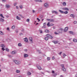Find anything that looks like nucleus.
<instances>
[{"mask_svg": "<svg viewBox=\"0 0 77 77\" xmlns=\"http://www.w3.org/2000/svg\"><path fill=\"white\" fill-rule=\"evenodd\" d=\"M14 62L16 65H20L21 63L20 61L17 60H14Z\"/></svg>", "mask_w": 77, "mask_h": 77, "instance_id": "obj_1", "label": "nucleus"}, {"mask_svg": "<svg viewBox=\"0 0 77 77\" xmlns=\"http://www.w3.org/2000/svg\"><path fill=\"white\" fill-rule=\"evenodd\" d=\"M44 6L45 8H48L49 7V5L47 3H45L44 5Z\"/></svg>", "mask_w": 77, "mask_h": 77, "instance_id": "obj_2", "label": "nucleus"}, {"mask_svg": "<svg viewBox=\"0 0 77 77\" xmlns=\"http://www.w3.org/2000/svg\"><path fill=\"white\" fill-rule=\"evenodd\" d=\"M46 20L47 21H50V22H51L52 23H53V22H54V19H47Z\"/></svg>", "mask_w": 77, "mask_h": 77, "instance_id": "obj_3", "label": "nucleus"}, {"mask_svg": "<svg viewBox=\"0 0 77 77\" xmlns=\"http://www.w3.org/2000/svg\"><path fill=\"white\" fill-rule=\"evenodd\" d=\"M68 27H65L64 30V32H67V31H68Z\"/></svg>", "mask_w": 77, "mask_h": 77, "instance_id": "obj_4", "label": "nucleus"}, {"mask_svg": "<svg viewBox=\"0 0 77 77\" xmlns=\"http://www.w3.org/2000/svg\"><path fill=\"white\" fill-rule=\"evenodd\" d=\"M63 10L64 11H69V9L67 8H62Z\"/></svg>", "mask_w": 77, "mask_h": 77, "instance_id": "obj_5", "label": "nucleus"}, {"mask_svg": "<svg viewBox=\"0 0 77 77\" xmlns=\"http://www.w3.org/2000/svg\"><path fill=\"white\" fill-rule=\"evenodd\" d=\"M52 13L53 14V13H54L55 14H58V13L56 11H52Z\"/></svg>", "mask_w": 77, "mask_h": 77, "instance_id": "obj_6", "label": "nucleus"}, {"mask_svg": "<svg viewBox=\"0 0 77 77\" xmlns=\"http://www.w3.org/2000/svg\"><path fill=\"white\" fill-rule=\"evenodd\" d=\"M62 70L63 72H65L66 71V69L64 67H62Z\"/></svg>", "mask_w": 77, "mask_h": 77, "instance_id": "obj_7", "label": "nucleus"}, {"mask_svg": "<svg viewBox=\"0 0 77 77\" xmlns=\"http://www.w3.org/2000/svg\"><path fill=\"white\" fill-rule=\"evenodd\" d=\"M52 42L55 44H58V43H59V42L58 41H53Z\"/></svg>", "mask_w": 77, "mask_h": 77, "instance_id": "obj_8", "label": "nucleus"}, {"mask_svg": "<svg viewBox=\"0 0 77 77\" xmlns=\"http://www.w3.org/2000/svg\"><path fill=\"white\" fill-rule=\"evenodd\" d=\"M16 53H17V51H12L11 53L12 54H16Z\"/></svg>", "mask_w": 77, "mask_h": 77, "instance_id": "obj_9", "label": "nucleus"}, {"mask_svg": "<svg viewBox=\"0 0 77 77\" xmlns=\"http://www.w3.org/2000/svg\"><path fill=\"white\" fill-rule=\"evenodd\" d=\"M59 31L60 32V33H62V32H63V28H60V29H59Z\"/></svg>", "mask_w": 77, "mask_h": 77, "instance_id": "obj_10", "label": "nucleus"}, {"mask_svg": "<svg viewBox=\"0 0 77 77\" xmlns=\"http://www.w3.org/2000/svg\"><path fill=\"white\" fill-rule=\"evenodd\" d=\"M35 2H40L41 3H42V1L41 0H36L35 1Z\"/></svg>", "mask_w": 77, "mask_h": 77, "instance_id": "obj_11", "label": "nucleus"}, {"mask_svg": "<svg viewBox=\"0 0 77 77\" xmlns=\"http://www.w3.org/2000/svg\"><path fill=\"white\" fill-rule=\"evenodd\" d=\"M0 47H2L3 48H5V45L2 44L0 45Z\"/></svg>", "mask_w": 77, "mask_h": 77, "instance_id": "obj_12", "label": "nucleus"}, {"mask_svg": "<svg viewBox=\"0 0 77 77\" xmlns=\"http://www.w3.org/2000/svg\"><path fill=\"white\" fill-rule=\"evenodd\" d=\"M69 33L70 34H71V35H74V32H73L72 31H69Z\"/></svg>", "mask_w": 77, "mask_h": 77, "instance_id": "obj_13", "label": "nucleus"}, {"mask_svg": "<svg viewBox=\"0 0 77 77\" xmlns=\"http://www.w3.org/2000/svg\"><path fill=\"white\" fill-rule=\"evenodd\" d=\"M37 67L39 70H41V66L39 65L37 66Z\"/></svg>", "mask_w": 77, "mask_h": 77, "instance_id": "obj_14", "label": "nucleus"}, {"mask_svg": "<svg viewBox=\"0 0 77 77\" xmlns=\"http://www.w3.org/2000/svg\"><path fill=\"white\" fill-rule=\"evenodd\" d=\"M59 12H60L61 14H63L64 13V11H62L60 10H59Z\"/></svg>", "mask_w": 77, "mask_h": 77, "instance_id": "obj_15", "label": "nucleus"}, {"mask_svg": "<svg viewBox=\"0 0 77 77\" xmlns=\"http://www.w3.org/2000/svg\"><path fill=\"white\" fill-rule=\"evenodd\" d=\"M23 56L24 57L26 58V57H28V56L27 54H24L23 55Z\"/></svg>", "mask_w": 77, "mask_h": 77, "instance_id": "obj_16", "label": "nucleus"}, {"mask_svg": "<svg viewBox=\"0 0 77 77\" xmlns=\"http://www.w3.org/2000/svg\"><path fill=\"white\" fill-rule=\"evenodd\" d=\"M27 74L28 75H31V73L29 72H27Z\"/></svg>", "mask_w": 77, "mask_h": 77, "instance_id": "obj_17", "label": "nucleus"}, {"mask_svg": "<svg viewBox=\"0 0 77 77\" xmlns=\"http://www.w3.org/2000/svg\"><path fill=\"white\" fill-rule=\"evenodd\" d=\"M4 33H3V32L2 31H0V35H4Z\"/></svg>", "mask_w": 77, "mask_h": 77, "instance_id": "obj_18", "label": "nucleus"}, {"mask_svg": "<svg viewBox=\"0 0 77 77\" xmlns=\"http://www.w3.org/2000/svg\"><path fill=\"white\" fill-rule=\"evenodd\" d=\"M16 73H20V71L19 70H17L16 71Z\"/></svg>", "mask_w": 77, "mask_h": 77, "instance_id": "obj_19", "label": "nucleus"}, {"mask_svg": "<svg viewBox=\"0 0 77 77\" xmlns=\"http://www.w3.org/2000/svg\"><path fill=\"white\" fill-rule=\"evenodd\" d=\"M50 22H48V23L47 24V26H48V27H50Z\"/></svg>", "mask_w": 77, "mask_h": 77, "instance_id": "obj_20", "label": "nucleus"}, {"mask_svg": "<svg viewBox=\"0 0 77 77\" xmlns=\"http://www.w3.org/2000/svg\"><path fill=\"white\" fill-rule=\"evenodd\" d=\"M70 17H72L73 18H74V14H71L70 15Z\"/></svg>", "mask_w": 77, "mask_h": 77, "instance_id": "obj_21", "label": "nucleus"}, {"mask_svg": "<svg viewBox=\"0 0 77 77\" xmlns=\"http://www.w3.org/2000/svg\"><path fill=\"white\" fill-rule=\"evenodd\" d=\"M29 41H31V42H32V38L31 37H29Z\"/></svg>", "mask_w": 77, "mask_h": 77, "instance_id": "obj_22", "label": "nucleus"}, {"mask_svg": "<svg viewBox=\"0 0 77 77\" xmlns=\"http://www.w3.org/2000/svg\"><path fill=\"white\" fill-rule=\"evenodd\" d=\"M24 41H25V42H27V41H28V39H27V38H25L24 39Z\"/></svg>", "mask_w": 77, "mask_h": 77, "instance_id": "obj_23", "label": "nucleus"}, {"mask_svg": "<svg viewBox=\"0 0 77 77\" xmlns=\"http://www.w3.org/2000/svg\"><path fill=\"white\" fill-rule=\"evenodd\" d=\"M5 6L7 8H10V5H6Z\"/></svg>", "mask_w": 77, "mask_h": 77, "instance_id": "obj_24", "label": "nucleus"}, {"mask_svg": "<svg viewBox=\"0 0 77 77\" xmlns=\"http://www.w3.org/2000/svg\"><path fill=\"white\" fill-rule=\"evenodd\" d=\"M62 5L63 6H66V3L65 2H63Z\"/></svg>", "mask_w": 77, "mask_h": 77, "instance_id": "obj_25", "label": "nucleus"}, {"mask_svg": "<svg viewBox=\"0 0 77 77\" xmlns=\"http://www.w3.org/2000/svg\"><path fill=\"white\" fill-rule=\"evenodd\" d=\"M63 57L64 58H65V56H66V55L64 53H63Z\"/></svg>", "mask_w": 77, "mask_h": 77, "instance_id": "obj_26", "label": "nucleus"}, {"mask_svg": "<svg viewBox=\"0 0 77 77\" xmlns=\"http://www.w3.org/2000/svg\"><path fill=\"white\" fill-rule=\"evenodd\" d=\"M46 36H47V37H48V38H50V35H49V34H46L45 35Z\"/></svg>", "mask_w": 77, "mask_h": 77, "instance_id": "obj_27", "label": "nucleus"}, {"mask_svg": "<svg viewBox=\"0 0 77 77\" xmlns=\"http://www.w3.org/2000/svg\"><path fill=\"white\" fill-rule=\"evenodd\" d=\"M19 8H20V9H23V7L22 5H21L19 6Z\"/></svg>", "mask_w": 77, "mask_h": 77, "instance_id": "obj_28", "label": "nucleus"}, {"mask_svg": "<svg viewBox=\"0 0 77 77\" xmlns=\"http://www.w3.org/2000/svg\"><path fill=\"white\" fill-rule=\"evenodd\" d=\"M68 13V12L67 11H66L65 12H64V14H67Z\"/></svg>", "mask_w": 77, "mask_h": 77, "instance_id": "obj_29", "label": "nucleus"}, {"mask_svg": "<svg viewBox=\"0 0 77 77\" xmlns=\"http://www.w3.org/2000/svg\"><path fill=\"white\" fill-rule=\"evenodd\" d=\"M57 32L58 33V35H59V34L60 33V32L59 31V29L58 30H57Z\"/></svg>", "mask_w": 77, "mask_h": 77, "instance_id": "obj_30", "label": "nucleus"}, {"mask_svg": "<svg viewBox=\"0 0 77 77\" xmlns=\"http://www.w3.org/2000/svg\"><path fill=\"white\" fill-rule=\"evenodd\" d=\"M45 32L46 33H49V31L48 30H46L45 31Z\"/></svg>", "mask_w": 77, "mask_h": 77, "instance_id": "obj_31", "label": "nucleus"}, {"mask_svg": "<svg viewBox=\"0 0 77 77\" xmlns=\"http://www.w3.org/2000/svg\"><path fill=\"white\" fill-rule=\"evenodd\" d=\"M0 21H2V22H3V21H4V19L1 18L0 19Z\"/></svg>", "mask_w": 77, "mask_h": 77, "instance_id": "obj_32", "label": "nucleus"}, {"mask_svg": "<svg viewBox=\"0 0 77 77\" xmlns=\"http://www.w3.org/2000/svg\"><path fill=\"white\" fill-rule=\"evenodd\" d=\"M17 20H21V18L18 17V16L17 17Z\"/></svg>", "mask_w": 77, "mask_h": 77, "instance_id": "obj_33", "label": "nucleus"}, {"mask_svg": "<svg viewBox=\"0 0 77 77\" xmlns=\"http://www.w3.org/2000/svg\"><path fill=\"white\" fill-rule=\"evenodd\" d=\"M18 45L19 46V47H21V46H22V45L21 44L19 43L18 44Z\"/></svg>", "mask_w": 77, "mask_h": 77, "instance_id": "obj_34", "label": "nucleus"}, {"mask_svg": "<svg viewBox=\"0 0 77 77\" xmlns=\"http://www.w3.org/2000/svg\"><path fill=\"white\" fill-rule=\"evenodd\" d=\"M48 39V38L47 37H45L44 38V39H45V40H46V41H47Z\"/></svg>", "mask_w": 77, "mask_h": 77, "instance_id": "obj_35", "label": "nucleus"}, {"mask_svg": "<svg viewBox=\"0 0 77 77\" xmlns=\"http://www.w3.org/2000/svg\"><path fill=\"white\" fill-rule=\"evenodd\" d=\"M77 39H73V41H74V42H77Z\"/></svg>", "mask_w": 77, "mask_h": 77, "instance_id": "obj_36", "label": "nucleus"}, {"mask_svg": "<svg viewBox=\"0 0 77 77\" xmlns=\"http://www.w3.org/2000/svg\"><path fill=\"white\" fill-rule=\"evenodd\" d=\"M47 60H50V58L49 57H47Z\"/></svg>", "mask_w": 77, "mask_h": 77, "instance_id": "obj_37", "label": "nucleus"}, {"mask_svg": "<svg viewBox=\"0 0 77 77\" xmlns=\"http://www.w3.org/2000/svg\"><path fill=\"white\" fill-rule=\"evenodd\" d=\"M11 29H15V26H12L11 27Z\"/></svg>", "mask_w": 77, "mask_h": 77, "instance_id": "obj_38", "label": "nucleus"}, {"mask_svg": "<svg viewBox=\"0 0 77 77\" xmlns=\"http://www.w3.org/2000/svg\"><path fill=\"white\" fill-rule=\"evenodd\" d=\"M54 33L55 35H59L58 33L57 32H54Z\"/></svg>", "mask_w": 77, "mask_h": 77, "instance_id": "obj_39", "label": "nucleus"}, {"mask_svg": "<svg viewBox=\"0 0 77 77\" xmlns=\"http://www.w3.org/2000/svg\"><path fill=\"white\" fill-rule=\"evenodd\" d=\"M5 50L7 51H9V49L8 48H6L5 49Z\"/></svg>", "mask_w": 77, "mask_h": 77, "instance_id": "obj_40", "label": "nucleus"}, {"mask_svg": "<svg viewBox=\"0 0 77 77\" xmlns=\"http://www.w3.org/2000/svg\"><path fill=\"white\" fill-rule=\"evenodd\" d=\"M49 38H51V39H53V37L52 36L50 35V37Z\"/></svg>", "mask_w": 77, "mask_h": 77, "instance_id": "obj_41", "label": "nucleus"}, {"mask_svg": "<svg viewBox=\"0 0 77 77\" xmlns=\"http://www.w3.org/2000/svg\"><path fill=\"white\" fill-rule=\"evenodd\" d=\"M54 26L53 23H51L50 24V26Z\"/></svg>", "mask_w": 77, "mask_h": 77, "instance_id": "obj_42", "label": "nucleus"}, {"mask_svg": "<svg viewBox=\"0 0 77 77\" xmlns=\"http://www.w3.org/2000/svg\"><path fill=\"white\" fill-rule=\"evenodd\" d=\"M39 32L40 33H42V30H39Z\"/></svg>", "mask_w": 77, "mask_h": 77, "instance_id": "obj_43", "label": "nucleus"}, {"mask_svg": "<svg viewBox=\"0 0 77 77\" xmlns=\"http://www.w3.org/2000/svg\"><path fill=\"white\" fill-rule=\"evenodd\" d=\"M32 11L33 13H36V11L34 10H32Z\"/></svg>", "mask_w": 77, "mask_h": 77, "instance_id": "obj_44", "label": "nucleus"}, {"mask_svg": "<svg viewBox=\"0 0 77 77\" xmlns=\"http://www.w3.org/2000/svg\"><path fill=\"white\" fill-rule=\"evenodd\" d=\"M73 23L74 24H75L77 23V21H74Z\"/></svg>", "mask_w": 77, "mask_h": 77, "instance_id": "obj_45", "label": "nucleus"}, {"mask_svg": "<svg viewBox=\"0 0 77 77\" xmlns=\"http://www.w3.org/2000/svg\"><path fill=\"white\" fill-rule=\"evenodd\" d=\"M0 16L1 17H2V18H4V17L3 16V15H2V14H1L0 15Z\"/></svg>", "mask_w": 77, "mask_h": 77, "instance_id": "obj_46", "label": "nucleus"}, {"mask_svg": "<svg viewBox=\"0 0 77 77\" xmlns=\"http://www.w3.org/2000/svg\"><path fill=\"white\" fill-rule=\"evenodd\" d=\"M29 21H30V20H29V19H28L26 20L27 22H29Z\"/></svg>", "mask_w": 77, "mask_h": 77, "instance_id": "obj_47", "label": "nucleus"}, {"mask_svg": "<svg viewBox=\"0 0 77 77\" xmlns=\"http://www.w3.org/2000/svg\"><path fill=\"white\" fill-rule=\"evenodd\" d=\"M56 75H57L56 73H54L53 74V75H54V77H55V76H56Z\"/></svg>", "mask_w": 77, "mask_h": 77, "instance_id": "obj_48", "label": "nucleus"}, {"mask_svg": "<svg viewBox=\"0 0 77 77\" xmlns=\"http://www.w3.org/2000/svg\"><path fill=\"white\" fill-rule=\"evenodd\" d=\"M2 50L3 51H5V49L4 48H2Z\"/></svg>", "mask_w": 77, "mask_h": 77, "instance_id": "obj_49", "label": "nucleus"}, {"mask_svg": "<svg viewBox=\"0 0 77 77\" xmlns=\"http://www.w3.org/2000/svg\"><path fill=\"white\" fill-rule=\"evenodd\" d=\"M17 3H14V6H16V5H17Z\"/></svg>", "mask_w": 77, "mask_h": 77, "instance_id": "obj_50", "label": "nucleus"}, {"mask_svg": "<svg viewBox=\"0 0 77 77\" xmlns=\"http://www.w3.org/2000/svg\"><path fill=\"white\" fill-rule=\"evenodd\" d=\"M46 23H44L43 24V26H45L46 25Z\"/></svg>", "mask_w": 77, "mask_h": 77, "instance_id": "obj_51", "label": "nucleus"}, {"mask_svg": "<svg viewBox=\"0 0 77 77\" xmlns=\"http://www.w3.org/2000/svg\"><path fill=\"white\" fill-rule=\"evenodd\" d=\"M37 20H38V22L40 21V19H39V18H37Z\"/></svg>", "mask_w": 77, "mask_h": 77, "instance_id": "obj_52", "label": "nucleus"}, {"mask_svg": "<svg viewBox=\"0 0 77 77\" xmlns=\"http://www.w3.org/2000/svg\"><path fill=\"white\" fill-rule=\"evenodd\" d=\"M38 10L39 11H41L42 10V9H41V8H39Z\"/></svg>", "mask_w": 77, "mask_h": 77, "instance_id": "obj_53", "label": "nucleus"}, {"mask_svg": "<svg viewBox=\"0 0 77 77\" xmlns=\"http://www.w3.org/2000/svg\"><path fill=\"white\" fill-rule=\"evenodd\" d=\"M62 52H60V53L58 54L59 55H60V54H62Z\"/></svg>", "mask_w": 77, "mask_h": 77, "instance_id": "obj_54", "label": "nucleus"}, {"mask_svg": "<svg viewBox=\"0 0 77 77\" xmlns=\"http://www.w3.org/2000/svg\"><path fill=\"white\" fill-rule=\"evenodd\" d=\"M52 59L53 60H54L55 59V58L54 57H52Z\"/></svg>", "mask_w": 77, "mask_h": 77, "instance_id": "obj_55", "label": "nucleus"}, {"mask_svg": "<svg viewBox=\"0 0 77 77\" xmlns=\"http://www.w3.org/2000/svg\"><path fill=\"white\" fill-rule=\"evenodd\" d=\"M61 66L62 68H63V67H64V65H61Z\"/></svg>", "mask_w": 77, "mask_h": 77, "instance_id": "obj_56", "label": "nucleus"}, {"mask_svg": "<svg viewBox=\"0 0 77 77\" xmlns=\"http://www.w3.org/2000/svg\"><path fill=\"white\" fill-rule=\"evenodd\" d=\"M20 17H21V18H23V16H22V15H20Z\"/></svg>", "mask_w": 77, "mask_h": 77, "instance_id": "obj_57", "label": "nucleus"}, {"mask_svg": "<svg viewBox=\"0 0 77 77\" xmlns=\"http://www.w3.org/2000/svg\"><path fill=\"white\" fill-rule=\"evenodd\" d=\"M52 73H53V74H54V71H52Z\"/></svg>", "mask_w": 77, "mask_h": 77, "instance_id": "obj_58", "label": "nucleus"}, {"mask_svg": "<svg viewBox=\"0 0 77 77\" xmlns=\"http://www.w3.org/2000/svg\"><path fill=\"white\" fill-rule=\"evenodd\" d=\"M24 51H27V49H25L24 50Z\"/></svg>", "mask_w": 77, "mask_h": 77, "instance_id": "obj_59", "label": "nucleus"}, {"mask_svg": "<svg viewBox=\"0 0 77 77\" xmlns=\"http://www.w3.org/2000/svg\"><path fill=\"white\" fill-rule=\"evenodd\" d=\"M7 30H9V28H7Z\"/></svg>", "mask_w": 77, "mask_h": 77, "instance_id": "obj_60", "label": "nucleus"}, {"mask_svg": "<svg viewBox=\"0 0 77 77\" xmlns=\"http://www.w3.org/2000/svg\"><path fill=\"white\" fill-rule=\"evenodd\" d=\"M37 51H38V52H39V53H41V51L39 50Z\"/></svg>", "mask_w": 77, "mask_h": 77, "instance_id": "obj_61", "label": "nucleus"}, {"mask_svg": "<svg viewBox=\"0 0 77 77\" xmlns=\"http://www.w3.org/2000/svg\"><path fill=\"white\" fill-rule=\"evenodd\" d=\"M16 8L17 9H18V7L16 6Z\"/></svg>", "mask_w": 77, "mask_h": 77, "instance_id": "obj_62", "label": "nucleus"}, {"mask_svg": "<svg viewBox=\"0 0 77 77\" xmlns=\"http://www.w3.org/2000/svg\"><path fill=\"white\" fill-rule=\"evenodd\" d=\"M75 77H77V73H76L75 75Z\"/></svg>", "mask_w": 77, "mask_h": 77, "instance_id": "obj_63", "label": "nucleus"}, {"mask_svg": "<svg viewBox=\"0 0 77 77\" xmlns=\"http://www.w3.org/2000/svg\"><path fill=\"white\" fill-rule=\"evenodd\" d=\"M22 32H24V29H22Z\"/></svg>", "mask_w": 77, "mask_h": 77, "instance_id": "obj_64", "label": "nucleus"}]
</instances>
